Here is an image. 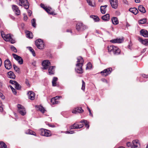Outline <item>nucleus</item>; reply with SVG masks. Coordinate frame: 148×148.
I'll list each match as a JSON object with an SVG mask.
<instances>
[{
	"label": "nucleus",
	"mask_w": 148,
	"mask_h": 148,
	"mask_svg": "<svg viewBox=\"0 0 148 148\" xmlns=\"http://www.w3.org/2000/svg\"><path fill=\"white\" fill-rule=\"evenodd\" d=\"M28 98L31 100H33L35 98V94L32 91H29L27 93Z\"/></svg>",
	"instance_id": "17"
},
{
	"label": "nucleus",
	"mask_w": 148,
	"mask_h": 148,
	"mask_svg": "<svg viewBox=\"0 0 148 148\" xmlns=\"http://www.w3.org/2000/svg\"><path fill=\"white\" fill-rule=\"evenodd\" d=\"M17 82H16V81L14 80H10V83L14 85H15V84H16V83Z\"/></svg>",
	"instance_id": "48"
},
{
	"label": "nucleus",
	"mask_w": 148,
	"mask_h": 148,
	"mask_svg": "<svg viewBox=\"0 0 148 148\" xmlns=\"http://www.w3.org/2000/svg\"><path fill=\"white\" fill-rule=\"evenodd\" d=\"M140 32L141 35L145 37H148V32L147 30L142 29L140 31Z\"/></svg>",
	"instance_id": "19"
},
{
	"label": "nucleus",
	"mask_w": 148,
	"mask_h": 148,
	"mask_svg": "<svg viewBox=\"0 0 148 148\" xmlns=\"http://www.w3.org/2000/svg\"><path fill=\"white\" fill-rule=\"evenodd\" d=\"M58 78L56 77H54L52 80V86H57L56 83V82L57 81Z\"/></svg>",
	"instance_id": "32"
},
{
	"label": "nucleus",
	"mask_w": 148,
	"mask_h": 148,
	"mask_svg": "<svg viewBox=\"0 0 148 148\" xmlns=\"http://www.w3.org/2000/svg\"><path fill=\"white\" fill-rule=\"evenodd\" d=\"M12 8L16 15H18L20 14V10L17 5H12Z\"/></svg>",
	"instance_id": "14"
},
{
	"label": "nucleus",
	"mask_w": 148,
	"mask_h": 148,
	"mask_svg": "<svg viewBox=\"0 0 148 148\" xmlns=\"http://www.w3.org/2000/svg\"><path fill=\"white\" fill-rule=\"evenodd\" d=\"M102 19L104 21H108L110 19V15L109 14H106L101 17Z\"/></svg>",
	"instance_id": "26"
},
{
	"label": "nucleus",
	"mask_w": 148,
	"mask_h": 148,
	"mask_svg": "<svg viewBox=\"0 0 148 148\" xmlns=\"http://www.w3.org/2000/svg\"><path fill=\"white\" fill-rule=\"evenodd\" d=\"M80 123H84L85 126L87 128V129L89 128V123L86 120H82L81 121H80Z\"/></svg>",
	"instance_id": "31"
},
{
	"label": "nucleus",
	"mask_w": 148,
	"mask_h": 148,
	"mask_svg": "<svg viewBox=\"0 0 148 148\" xmlns=\"http://www.w3.org/2000/svg\"><path fill=\"white\" fill-rule=\"evenodd\" d=\"M82 89L83 90H84L85 89V83L83 80H82Z\"/></svg>",
	"instance_id": "44"
},
{
	"label": "nucleus",
	"mask_w": 148,
	"mask_h": 148,
	"mask_svg": "<svg viewBox=\"0 0 148 148\" xmlns=\"http://www.w3.org/2000/svg\"><path fill=\"white\" fill-rule=\"evenodd\" d=\"M92 67V64L91 63H88L87 65L86 68V69H90Z\"/></svg>",
	"instance_id": "45"
},
{
	"label": "nucleus",
	"mask_w": 148,
	"mask_h": 148,
	"mask_svg": "<svg viewBox=\"0 0 148 148\" xmlns=\"http://www.w3.org/2000/svg\"><path fill=\"white\" fill-rule=\"evenodd\" d=\"M32 25L34 27H36V20L35 18H33L31 21Z\"/></svg>",
	"instance_id": "41"
},
{
	"label": "nucleus",
	"mask_w": 148,
	"mask_h": 148,
	"mask_svg": "<svg viewBox=\"0 0 148 148\" xmlns=\"http://www.w3.org/2000/svg\"><path fill=\"white\" fill-rule=\"evenodd\" d=\"M36 107L38 110L43 113H44L45 111V108L41 106H36Z\"/></svg>",
	"instance_id": "29"
},
{
	"label": "nucleus",
	"mask_w": 148,
	"mask_h": 148,
	"mask_svg": "<svg viewBox=\"0 0 148 148\" xmlns=\"http://www.w3.org/2000/svg\"><path fill=\"white\" fill-rule=\"evenodd\" d=\"M28 13L29 14V15L30 16L32 14V12L30 10H28L27 11Z\"/></svg>",
	"instance_id": "60"
},
{
	"label": "nucleus",
	"mask_w": 148,
	"mask_h": 148,
	"mask_svg": "<svg viewBox=\"0 0 148 148\" xmlns=\"http://www.w3.org/2000/svg\"><path fill=\"white\" fill-rule=\"evenodd\" d=\"M77 63L76 64V66H78L81 64H82L83 65L84 63V60L82 57H78L77 58Z\"/></svg>",
	"instance_id": "20"
},
{
	"label": "nucleus",
	"mask_w": 148,
	"mask_h": 148,
	"mask_svg": "<svg viewBox=\"0 0 148 148\" xmlns=\"http://www.w3.org/2000/svg\"><path fill=\"white\" fill-rule=\"evenodd\" d=\"M51 9L50 7H47L45 10L48 13L50 14H53V12H50V9Z\"/></svg>",
	"instance_id": "36"
},
{
	"label": "nucleus",
	"mask_w": 148,
	"mask_h": 148,
	"mask_svg": "<svg viewBox=\"0 0 148 148\" xmlns=\"http://www.w3.org/2000/svg\"><path fill=\"white\" fill-rule=\"evenodd\" d=\"M82 64L79 65L78 66H76V68L75 69L76 72L78 73H82L83 72V69L82 67L83 66Z\"/></svg>",
	"instance_id": "16"
},
{
	"label": "nucleus",
	"mask_w": 148,
	"mask_h": 148,
	"mask_svg": "<svg viewBox=\"0 0 148 148\" xmlns=\"http://www.w3.org/2000/svg\"><path fill=\"white\" fill-rule=\"evenodd\" d=\"M8 77L9 78L14 79H15L16 76L14 73L11 71L8 73Z\"/></svg>",
	"instance_id": "24"
},
{
	"label": "nucleus",
	"mask_w": 148,
	"mask_h": 148,
	"mask_svg": "<svg viewBox=\"0 0 148 148\" xmlns=\"http://www.w3.org/2000/svg\"><path fill=\"white\" fill-rule=\"evenodd\" d=\"M27 19V15L24 14V19L25 21H26Z\"/></svg>",
	"instance_id": "57"
},
{
	"label": "nucleus",
	"mask_w": 148,
	"mask_h": 148,
	"mask_svg": "<svg viewBox=\"0 0 148 148\" xmlns=\"http://www.w3.org/2000/svg\"><path fill=\"white\" fill-rule=\"evenodd\" d=\"M1 33L2 37L3 38L5 36V34L4 32L3 31H1Z\"/></svg>",
	"instance_id": "52"
},
{
	"label": "nucleus",
	"mask_w": 148,
	"mask_h": 148,
	"mask_svg": "<svg viewBox=\"0 0 148 148\" xmlns=\"http://www.w3.org/2000/svg\"><path fill=\"white\" fill-rule=\"evenodd\" d=\"M131 148H140V145L138 140H134L132 141V145Z\"/></svg>",
	"instance_id": "12"
},
{
	"label": "nucleus",
	"mask_w": 148,
	"mask_h": 148,
	"mask_svg": "<svg viewBox=\"0 0 148 148\" xmlns=\"http://www.w3.org/2000/svg\"><path fill=\"white\" fill-rule=\"evenodd\" d=\"M3 85L4 84L3 82L1 81H0V89H1L3 88Z\"/></svg>",
	"instance_id": "55"
},
{
	"label": "nucleus",
	"mask_w": 148,
	"mask_h": 148,
	"mask_svg": "<svg viewBox=\"0 0 148 148\" xmlns=\"http://www.w3.org/2000/svg\"><path fill=\"white\" fill-rule=\"evenodd\" d=\"M146 21V18H144L140 20L139 21V24H144L145 23Z\"/></svg>",
	"instance_id": "42"
},
{
	"label": "nucleus",
	"mask_w": 148,
	"mask_h": 148,
	"mask_svg": "<svg viewBox=\"0 0 148 148\" xmlns=\"http://www.w3.org/2000/svg\"><path fill=\"white\" fill-rule=\"evenodd\" d=\"M0 148H7L6 144L3 142H0Z\"/></svg>",
	"instance_id": "37"
},
{
	"label": "nucleus",
	"mask_w": 148,
	"mask_h": 148,
	"mask_svg": "<svg viewBox=\"0 0 148 148\" xmlns=\"http://www.w3.org/2000/svg\"><path fill=\"white\" fill-rule=\"evenodd\" d=\"M117 40L116 39H114L113 40H110V42L113 43H117Z\"/></svg>",
	"instance_id": "50"
},
{
	"label": "nucleus",
	"mask_w": 148,
	"mask_h": 148,
	"mask_svg": "<svg viewBox=\"0 0 148 148\" xmlns=\"http://www.w3.org/2000/svg\"><path fill=\"white\" fill-rule=\"evenodd\" d=\"M90 17L92 18L95 22L99 21V17L97 16L92 15L90 16Z\"/></svg>",
	"instance_id": "34"
},
{
	"label": "nucleus",
	"mask_w": 148,
	"mask_h": 148,
	"mask_svg": "<svg viewBox=\"0 0 148 148\" xmlns=\"http://www.w3.org/2000/svg\"><path fill=\"white\" fill-rule=\"evenodd\" d=\"M13 67L14 68V69L16 72H17L18 73H20V68L19 67H18L15 64H14L13 65Z\"/></svg>",
	"instance_id": "33"
},
{
	"label": "nucleus",
	"mask_w": 148,
	"mask_h": 148,
	"mask_svg": "<svg viewBox=\"0 0 148 148\" xmlns=\"http://www.w3.org/2000/svg\"><path fill=\"white\" fill-rule=\"evenodd\" d=\"M101 80L103 82H106V83H107V80L105 79L104 78H103V79H101Z\"/></svg>",
	"instance_id": "62"
},
{
	"label": "nucleus",
	"mask_w": 148,
	"mask_h": 148,
	"mask_svg": "<svg viewBox=\"0 0 148 148\" xmlns=\"http://www.w3.org/2000/svg\"><path fill=\"white\" fill-rule=\"evenodd\" d=\"M25 83L26 85L27 86H28L30 87V85L29 84V81L28 79H26Z\"/></svg>",
	"instance_id": "49"
},
{
	"label": "nucleus",
	"mask_w": 148,
	"mask_h": 148,
	"mask_svg": "<svg viewBox=\"0 0 148 148\" xmlns=\"http://www.w3.org/2000/svg\"><path fill=\"white\" fill-rule=\"evenodd\" d=\"M138 40L142 44L145 45H148V39L143 40L140 37H138Z\"/></svg>",
	"instance_id": "21"
},
{
	"label": "nucleus",
	"mask_w": 148,
	"mask_h": 148,
	"mask_svg": "<svg viewBox=\"0 0 148 148\" xmlns=\"http://www.w3.org/2000/svg\"><path fill=\"white\" fill-rule=\"evenodd\" d=\"M87 108L89 112V115L93 117L92 114V113L91 110L88 107H87Z\"/></svg>",
	"instance_id": "51"
},
{
	"label": "nucleus",
	"mask_w": 148,
	"mask_h": 148,
	"mask_svg": "<svg viewBox=\"0 0 148 148\" xmlns=\"http://www.w3.org/2000/svg\"><path fill=\"white\" fill-rule=\"evenodd\" d=\"M112 71V68L111 67H109L104 70L101 72V73L102 75L105 77L107 76L110 74Z\"/></svg>",
	"instance_id": "6"
},
{
	"label": "nucleus",
	"mask_w": 148,
	"mask_h": 148,
	"mask_svg": "<svg viewBox=\"0 0 148 148\" xmlns=\"http://www.w3.org/2000/svg\"><path fill=\"white\" fill-rule=\"evenodd\" d=\"M11 89L12 90H14L15 92V89L12 86H10Z\"/></svg>",
	"instance_id": "63"
},
{
	"label": "nucleus",
	"mask_w": 148,
	"mask_h": 148,
	"mask_svg": "<svg viewBox=\"0 0 148 148\" xmlns=\"http://www.w3.org/2000/svg\"><path fill=\"white\" fill-rule=\"evenodd\" d=\"M83 124H76V123H74L73 125H71L70 127V129H78L81 128L83 126Z\"/></svg>",
	"instance_id": "15"
},
{
	"label": "nucleus",
	"mask_w": 148,
	"mask_h": 148,
	"mask_svg": "<svg viewBox=\"0 0 148 148\" xmlns=\"http://www.w3.org/2000/svg\"><path fill=\"white\" fill-rule=\"evenodd\" d=\"M42 65L43 67V69H46L51 65V64L49 60H45L42 62Z\"/></svg>",
	"instance_id": "10"
},
{
	"label": "nucleus",
	"mask_w": 148,
	"mask_h": 148,
	"mask_svg": "<svg viewBox=\"0 0 148 148\" xmlns=\"http://www.w3.org/2000/svg\"><path fill=\"white\" fill-rule=\"evenodd\" d=\"M11 49L14 52L16 53L17 52V50L16 48L13 46H12L11 47Z\"/></svg>",
	"instance_id": "46"
},
{
	"label": "nucleus",
	"mask_w": 148,
	"mask_h": 148,
	"mask_svg": "<svg viewBox=\"0 0 148 148\" xmlns=\"http://www.w3.org/2000/svg\"><path fill=\"white\" fill-rule=\"evenodd\" d=\"M27 48H28L29 50L32 53L33 56H35L36 53L34 49L31 47H28Z\"/></svg>",
	"instance_id": "35"
},
{
	"label": "nucleus",
	"mask_w": 148,
	"mask_h": 148,
	"mask_svg": "<svg viewBox=\"0 0 148 148\" xmlns=\"http://www.w3.org/2000/svg\"><path fill=\"white\" fill-rule=\"evenodd\" d=\"M142 76L144 78H147L148 77V75L143 74L142 75Z\"/></svg>",
	"instance_id": "58"
},
{
	"label": "nucleus",
	"mask_w": 148,
	"mask_h": 148,
	"mask_svg": "<svg viewBox=\"0 0 148 148\" xmlns=\"http://www.w3.org/2000/svg\"><path fill=\"white\" fill-rule=\"evenodd\" d=\"M111 20L113 24L114 25H117L119 23V21L118 18L116 17H112L111 19Z\"/></svg>",
	"instance_id": "27"
},
{
	"label": "nucleus",
	"mask_w": 148,
	"mask_h": 148,
	"mask_svg": "<svg viewBox=\"0 0 148 148\" xmlns=\"http://www.w3.org/2000/svg\"><path fill=\"white\" fill-rule=\"evenodd\" d=\"M35 133L32 130H28L27 131L25 132V133L27 134H29L31 135H34Z\"/></svg>",
	"instance_id": "39"
},
{
	"label": "nucleus",
	"mask_w": 148,
	"mask_h": 148,
	"mask_svg": "<svg viewBox=\"0 0 148 148\" xmlns=\"http://www.w3.org/2000/svg\"><path fill=\"white\" fill-rule=\"evenodd\" d=\"M21 3H19V5L23 6L24 8L27 9L29 7V3L28 2L27 0H19Z\"/></svg>",
	"instance_id": "7"
},
{
	"label": "nucleus",
	"mask_w": 148,
	"mask_h": 148,
	"mask_svg": "<svg viewBox=\"0 0 148 148\" xmlns=\"http://www.w3.org/2000/svg\"><path fill=\"white\" fill-rule=\"evenodd\" d=\"M5 68L8 70L10 69L12 67L11 62L8 59L6 60L4 62Z\"/></svg>",
	"instance_id": "11"
},
{
	"label": "nucleus",
	"mask_w": 148,
	"mask_h": 148,
	"mask_svg": "<svg viewBox=\"0 0 148 148\" xmlns=\"http://www.w3.org/2000/svg\"><path fill=\"white\" fill-rule=\"evenodd\" d=\"M129 11L134 15H136L138 12V10L136 8H130Z\"/></svg>",
	"instance_id": "22"
},
{
	"label": "nucleus",
	"mask_w": 148,
	"mask_h": 148,
	"mask_svg": "<svg viewBox=\"0 0 148 148\" xmlns=\"http://www.w3.org/2000/svg\"><path fill=\"white\" fill-rule=\"evenodd\" d=\"M65 133L66 134H73L74 133V132L73 131H66L65 132Z\"/></svg>",
	"instance_id": "54"
},
{
	"label": "nucleus",
	"mask_w": 148,
	"mask_h": 148,
	"mask_svg": "<svg viewBox=\"0 0 148 148\" xmlns=\"http://www.w3.org/2000/svg\"><path fill=\"white\" fill-rule=\"evenodd\" d=\"M110 1L112 7L114 9L117 8L118 6L117 0H110Z\"/></svg>",
	"instance_id": "13"
},
{
	"label": "nucleus",
	"mask_w": 148,
	"mask_h": 148,
	"mask_svg": "<svg viewBox=\"0 0 148 148\" xmlns=\"http://www.w3.org/2000/svg\"><path fill=\"white\" fill-rule=\"evenodd\" d=\"M84 110L81 107H77L72 110V112L73 113L77 114V113H81L83 112Z\"/></svg>",
	"instance_id": "18"
},
{
	"label": "nucleus",
	"mask_w": 148,
	"mask_h": 148,
	"mask_svg": "<svg viewBox=\"0 0 148 148\" xmlns=\"http://www.w3.org/2000/svg\"><path fill=\"white\" fill-rule=\"evenodd\" d=\"M40 6L41 8H43L44 10L45 9V8H47V7H45V5L42 3H41L40 4Z\"/></svg>",
	"instance_id": "56"
},
{
	"label": "nucleus",
	"mask_w": 148,
	"mask_h": 148,
	"mask_svg": "<svg viewBox=\"0 0 148 148\" xmlns=\"http://www.w3.org/2000/svg\"><path fill=\"white\" fill-rule=\"evenodd\" d=\"M55 66H50L48 68V73L49 75H51L54 74V70L53 69L55 68Z\"/></svg>",
	"instance_id": "23"
},
{
	"label": "nucleus",
	"mask_w": 148,
	"mask_h": 148,
	"mask_svg": "<svg viewBox=\"0 0 148 148\" xmlns=\"http://www.w3.org/2000/svg\"><path fill=\"white\" fill-rule=\"evenodd\" d=\"M0 97H1L2 99H4V97L3 96L2 93L0 92Z\"/></svg>",
	"instance_id": "59"
},
{
	"label": "nucleus",
	"mask_w": 148,
	"mask_h": 148,
	"mask_svg": "<svg viewBox=\"0 0 148 148\" xmlns=\"http://www.w3.org/2000/svg\"><path fill=\"white\" fill-rule=\"evenodd\" d=\"M35 44L37 48L40 49H42L44 46L43 41L40 39L36 40L35 42Z\"/></svg>",
	"instance_id": "5"
},
{
	"label": "nucleus",
	"mask_w": 148,
	"mask_h": 148,
	"mask_svg": "<svg viewBox=\"0 0 148 148\" xmlns=\"http://www.w3.org/2000/svg\"><path fill=\"white\" fill-rule=\"evenodd\" d=\"M12 91L13 92V93L14 94V95H16V94L17 92L16 91V90H15V92L14 90H12Z\"/></svg>",
	"instance_id": "64"
},
{
	"label": "nucleus",
	"mask_w": 148,
	"mask_h": 148,
	"mask_svg": "<svg viewBox=\"0 0 148 148\" xmlns=\"http://www.w3.org/2000/svg\"><path fill=\"white\" fill-rule=\"evenodd\" d=\"M12 55L14 58L18 62L19 64H22L23 63V60L21 57L14 53Z\"/></svg>",
	"instance_id": "9"
},
{
	"label": "nucleus",
	"mask_w": 148,
	"mask_h": 148,
	"mask_svg": "<svg viewBox=\"0 0 148 148\" xmlns=\"http://www.w3.org/2000/svg\"><path fill=\"white\" fill-rule=\"evenodd\" d=\"M15 88L17 90H20L21 88V86L17 82L15 84Z\"/></svg>",
	"instance_id": "40"
},
{
	"label": "nucleus",
	"mask_w": 148,
	"mask_h": 148,
	"mask_svg": "<svg viewBox=\"0 0 148 148\" xmlns=\"http://www.w3.org/2000/svg\"><path fill=\"white\" fill-rule=\"evenodd\" d=\"M51 102L53 104H58V101H57V100H56L55 98H52L51 99Z\"/></svg>",
	"instance_id": "38"
},
{
	"label": "nucleus",
	"mask_w": 148,
	"mask_h": 148,
	"mask_svg": "<svg viewBox=\"0 0 148 148\" xmlns=\"http://www.w3.org/2000/svg\"><path fill=\"white\" fill-rule=\"evenodd\" d=\"M138 10L143 13H144L146 12L145 8L142 5H140L138 7Z\"/></svg>",
	"instance_id": "28"
},
{
	"label": "nucleus",
	"mask_w": 148,
	"mask_h": 148,
	"mask_svg": "<svg viewBox=\"0 0 148 148\" xmlns=\"http://www.w3.org/2000/svg\"><path fill=\"white\" fill-rule=\"evenodd\" d=\"M87 3L88 4L91 6L94 7L95 6V4L93 5L92 4V1L91 0H86Z\"/></svg>",
	"instance_id": "43"
},
{
	"label": "nucleus",
	"mask_w": 148,
	"mask_h": 148,
	"mask_svg": "<svg viewBox=\"0 0 148 148\" xmlns=\"http://www.w3.org/2000/svg\"><path fill=\"white\" fill-rule=\"evenodd\" d=\"M109 52H113V54L115 55H119L121 52V50L118 47L113 45H110L108 47Z\"/></svg>",
	"instance_id": "1"
},
{
	"label": "nucleus",
	"mask_w": 148,
	"mask_h": 148,
	"mask_svg": "<svg viewBox=\"0 0 148 148\" xmlns=\"http://www.w3.org/2000/svg\"><path fill=\"white\" fill-rule=\"evenodd\" d=\"M116 39L117 40V43H121L124 40V39L123 38L121 39L120 38H117Z\"/></svg>",
	"instance_id": "47"
},
{
	"label": "nucleus",
	"mask_w": 148,
	"mask_h": 148,
	"mask_svg": "<svg viewBox=\"0 0 148 148\" xmlns=\"http://www.w3.org/2000/svg\"><path fill=\"white\" fill-rule=\"evenodd\" d=\"M60 97H61V96H57L54 97H53V98H55V99L56 100H57L58 99H59V98H60Z\"/></svg>",
	"instance_id": "61"
},
{
	"label": "nucleus",
	"mask_w": 148,
	"mask_h": 148,
	"mask_svg": "<svg viewBox=\"0 0 148 148\" xmlns=\"http://www.w3.org/2000/svg\"><path fill=\"white\" fill-rule=\"evenodd\" d=\"M107 7V5H105L104 6H101L100 7V10L101 13L103 14H105L106 11V8Z\"/></svg>",
	"instance_id": "25"
},
{
	"label": "nucleus",
	"mask_w": 148,
	"mask_h": 148,
	"mask_svg": "<svg viewBox=\"0 0 148 148\" xmlns=\"http://www.w3.org/2000/svg\"><path fill=\"white\" fill-rule=\"evenodd\" d=\"M132 144H131V143L130 142H127V146L128 147H132Z\"/></svg>",
	"instance_id": "53"
},
{
	"label": "nucleus",
	"mask_w": 148,
	"mask_h": 148,
	"mask_svg": "<svg viewBox=\"0 0 148 148\" xmlns=\"http://www.w3.org/2000/svg\"><path fill=\"white\" fill-rule=\"evenodd\" d=\"M3 38L5 41H9L12 44L16 42L15 40L12 38L11 35L10 34H5L4 37Z\"/></svg>",
	"instance_id": "4"
},
{
	"label": "nucleus",
	"mask_w": 148,
	"mask_h": 148,
	"mask_svg": "<svg viewBox=\"0 0 148 148\" xmlns=\"http://www.w3.org/2000/svg\"><path fill=\"white\" fill-rule=\"evenodd\" d=\"M17 106L20 114L23 116L25 115L26 114V112L24 107L19 104H18Z\"/></svg>",
	"instance_id": "8"
},
{
	"label": "nucleus",
	"mask_w": 148,
	"mask_h": 148,
	"mask_svg": "<svg viewBox=\"0 0 148 148\" xmlns=\"http://www.w3.org/2000/svg\"><path fill=\"white\" fill-rule=\"evenodd\" d=\"M26 36L27 38H33V35L32 33L29 31L26 32Z\"/></svg>",
	"instance_id": "30"
},
{
	"label": "nucleus",
	"mask_w": 148,
	"mask_h": 148,
	"mask_svg": "<svg viewBox=\"0 0 148 148\" xmlns=\"http://www.w3.org/2000/svg\"><path fill=\"white\" fill-rule=\"evenodd\" d=\"M76 28L78 31H83L88 28L87 27L82 23L79 22L76 25Z\"/></svg>",
	"instance_id": "2"
},
{
	"label": "nucleus",
	"mask_w": 148,
	"mask_h": 148,
	"mask_svg": "<svg viewBox=\"0 0 148 148\" xmlns=\"http://www.w3.org/2000/svg\"><path fill=\"white\" fill-rule=\"evenodd\" d=\"M39 132L42 136L49 137L51 135L49 131L43 128L40 129L39 130Z\"/></svg>",
	"instance_id": "3"
}]
</instances>
